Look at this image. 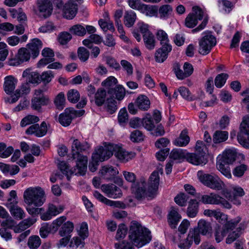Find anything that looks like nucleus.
Wrapping results in <instances>:
<instances>
[{
  "label": "nucleus",
  "mask_w": 249,
  "mask_h": 249,
  "mask_svg": "<svg viewBox=\"0 0 249 249\" xmlns=\"http://www.w3.org/2000/svg\"><path fill=\"white\" fill-rule=\"evenodd\" d=\"M90 148L89 144L86 142H81L78 140L75 139L71 145V158L76 160L75 168L73 173L75 175L83 176L87 169L88 159L82 153L88 151Z\"/></svg>",
  "instance_id": "nucleus-1"
},
{
  "label": "nucleus",
  "mask_w": 249,
  "mask_h": 249,
  "mask_svg": "<svg viewBox=\"0 0 249 249\" xmlns=\"http://www.w3.org/2000/svg\"><path fill=\"white\" fill-rule=\"evenodd\" d=\"M160 177L158 171H155L151 175L148 182V187L147 191L144 189L145 182H142L140 184H132L131 190L135 195L136 198L140 200L147 197L148 199L154 198L156 194L159 185Z\"/></svg>",
  "instance_id": "nucleus-2"
},
{
  "label": "nucleus",
  "mask_w": 249,
  "mask_h": 249,
  "mask_svg": "<svg viewBox=\"0 0 249 249\" xmlns=\"http://www.w3.org/2000/svg\"><path fill=\"white\" fill-rule=\"evenodd\" d=\"M128 237L132 244L138 248L142 247L151 240L150 231L136 221L131 223Z\"/></svg>",
  "instance_id": "nucleus-3"
},
{
  "label": "nucleus",
  "mask_w": 249,
  "mask_h": 249,
  "mask_svg": "<svg viewBox=\"0 0 249 249\" xmlns=\"http://www.w3.org/2000/svg\"><path fill=\"white\" fill-rule=\"evenodd\" d=\"M44 191L40 187H30L24 192V202L28 206L40 207L45 201Z\"/></svg>",
  "instance_id": "nucleus-4"
},
{
  "label": "nucleus",
  "mask_w": 249,
  "mask_h": 249,
  "mask_svg": "<svg viewBox=\"0 0 249 249\" xmlns=\"http://www.w3.org/2000/svg\"><path fill=\"white\" fill-rule=\"evenodd\" d=\"M198 178L204 185L215 190H221L224 185L223 182L214 174H204L201 171L197 172Z\"/></svg>",
  "instance_id": "nucleus-5"
},
{
  "label": "nucleus",
  "mask_w": 249,
  "mask_h": 249,
  "mask_svg": "<svg viewBox=\"0 0 249 249\" xmlns=\"http://www.w3.org/2000/svg\"><path fill=\"white\" fill-rule=\"evenodd\" d=\"M240 132L237 135L238 142L244 147L249 149V116L243 118L240 124Z\"/></svg>",
  "instance_id": "nucleus-6"
},
{
  "label": "nucleus",
  "mask_w": 249,
  "mask_h": 249,
  "mask_svg": "<svg viewBox=\"0 0 249 249\" xmlns=\"http://www.w3.org/2000/svg\"><path fill=\"white\" fill-rule=\"evenodd\" d=\"M85 113L84 110H76L73 108H67L59 117V122L64 126H69L75 117H80Z\"/></svg>",
  "instance_id": "nucleus-7"
},
{
  "label": "nucleus",
  "mask_w": 249,
  "mask_h": 249,
  "mask_svg": "<svg viewBox=\"0 0 249 249\" xmlns=\"http://www.w3.org/2000/svg\"><path fill=\"white\" fill-rule=\"evenodd\" d=\"M216 44V38L211 34H206L199 41V53L202 55L208 54Z\"/></svg>",
  "instance_id": "nucleus-8"
},
{
  "label": "nucleus",
  "mask_w": 249,
  "mask_h": 249,
  "mask_svg": "<svg viewBox=\"0 0 249 249\" xmlns=\"http://www.w3.org/2000/svg\"><path fill=\"white\" fill-rule=\"evenodd\" d=\"M200 201L204 204H221L225 208L230 209L231 208V205L228 201L219 195L214 193L202 196Z\"/></svg>",
  "instance_id": "nucleus-9"
},
{
  "label": "nucleus",
  "mask_w": 249,
  "mask_h": 249,
  "mask_svg": "<svg viewBox=\"0 0 249 249\" xmlns=\"http://www.w3.org/2000/svg\"><path fill=\"white\" fill-rule=\"evenodd\" d=\"M192 9V12L187 16L185 20V26L190 28L196 26L198 20H202L203 17V12L199 7L194 6Z\"/></svg>",
  "instance_id": "nucleus-10"
},
{
  "label": "nucleus",
  "mask_w": 249,
  "mask_h": 249,
  "mask_svg": "<svg viewBox=\"0 0 249 249\" xmlns=\"http://www.w3.org/2000/svg\"><path fill=\"white\" fill-rule=\"evenodd\" d=\"M115 147L117 148L114 144L109 143L106 145L105 147L102 146L100 147L97 149H96L92 155L96 156L97 158L100 161H103L107 160L110 158L113 154V148Z\"/></svg>",
  "instance_id": "nucleus-11"
},
{
  "label": "nucleus",
  "mask_w": 249,
  "mask_h": 249,
  "mask_svg": "<svg viewBox=\"0 0 249 249\" xmlns=\"http://www.w3.org/2000/svg\"><path fill=\"white\" fill-rule=\"evenodd\" d=\"M193 241L198 245L200 241V236L195 231L190 230L187 237L179 244L178 247L181 249H188Z\"/></svg>",
  "instance_id": "nucleus-12"
},
{
  "label": "nucleus",
  "mask_w": 249,
  "mask_h": 249,
  "mask_svg": "<svg viewBox=\"0 0 249 249\" xmlns=\"http://www.w3.org/2000/svg\"><path fill=\"white\" fill-rule=\"evenodd\" d=\"M48 131L47 125L45 122L41 123L40 125L36 124L31 125L26 130V133L28 135L34 134L37 137L45 136Z\"/></svg>",
  "instance_id": "nucleus-13"
},
{
  "label": "nucleus",
  "mask_w": 249,
  "mask_h": 249,
  "mask_svg": "<svg viewBox=\"0 0 249 249\" xmlns=\"http://www.w3.org/2000/svg\"><path fill=\"white\" fill-rule=\"evenodd\" d=\"M77 10V4L72 1H69L62 9L63 17L69 19H72L76 16Z\"/></svg>",
  "instance_id": "nucleus-14"
},
{
  "label": "nucleus",
  "mask_w": 249,
  "mask_h": 249,
  "mask_svg": "<svg viewBox=\"0 0 249 249\" xmlns=\"http://www.w3.org/2000/svg\"><path fill=\"white\" fill-rule=\"evenodd\" d=\"M101 189L109 197L117 198L122 196V192L121 189L113 184L103 185Z\"/></svg>",
  "instance_id": "nucleus-15"
},
{
  "label": "nucleus",
  "mask_w": 249,
  "mask_h": 249,
  "mask_svg": "<svg viewBox=\"0 0 249 249\" xmlns=\"http://www.w3.org/2000/svg\"><path fill=\"white\" fill-rule=\"evenodd\" d=\"M190 230L195 231L199 235L201 233L203 235L211 234L212 227L211 223L204 219L200 220L197 223V227Z\"/></svg>",
  "instance_id": "nucleus-16"
},
{
  "label": "nucleus",
  "mask_w": 249,
  "mask_h": 249,
  "mask_svg": "<svg viewBox=\"0 0 249 249\" xmlns=\"http://www.w3.org/2000/svg\"><path fill=\"white\" fill-rule=\"evenodd\" d=\"M37 4L40 16L46 18L49 17L52 12V4L49 0H37Z\"/></svg>",
  "instance_id": "nucleus-17"
},
{
  "label": "nucleus",
  "mask_w": 249,
  "mask_h": 249,
  "mask_svg": "<svg viewBox=\"0 0 249 249\" xmlns=\"http://www.w3.org/2000/svg\"><path fill=\"white\" fill-rule=\"evenodd\" d=\"M172 50V46L161 47L155 53V58L157 62L162 63L167 58L168 54Z\"/></svg>",
  "instance_id": "nucleus-18"
},
{
  "label": "nucleus",
  "mask_w": 249,
  "mask_h": 249,
  "mask_svg": "<svg viewBox=\"0 0 249 249\" xmlns=\"http://www.w3.org/2000/svg\"><path fill=\"white\" fill-rule=\"evenodd\" d=\"M27 46L32 53L33 58H35L39 53V50L42 47V43L38 38H34L31 42L27 44Z\"/></svg>",
  "instance_id": "nucleus-19"
},
{
  "label": "nucleus",
  "mask_w": 249,
  "mask_h": 249,
  "mask_svg": "<svg viewBox=\"0 0 249 249\" xmlns=\"http://www.w3.org/2000/svg\"><path fill=\"white\" fill-rule=\"evenodd\" d=\"M102 177L107 180H112L115 178L119 172L112 166H104L100 171Z\"/></svg>",
  "instance_id": "nucleus-20"
},
{
  "label": "nucleus",
  "mask_w": 249,
  "mask_h": 249,
  "mask_svg": "<svg viewBox=\"0 0 249 249\" xmlns=\"http://www.w3.org/2000/svg\"><path fill=\"white\" fill-rule=\"evenodd\" d=\"M186 160L188 162L196 165L202 164H205L207 162L206 157H203L202 155H199L196 152L187 153Z\"/></svg>",
  "instance_id": "nucleus-21"
},
{
  "label": "nucleus",
  "mask_w": 249,
  "mask_h": 249,
  "mask_svg": "<svg viewBox=\"0 0 249 249\" xmlns=\"http://www.w3.org/2000/svg\"><path fill=\"white\" fill-rule=\"evenodd\" d=\"M49 98L46 96L39 97H34L32 100L31 106L33 109L36 110H40L42 106H45L49 104Z\"/></svg>",
  "instance_id": "nucleus-22"
},
{
  "label": "nucleus",
  "mask_w": 249,
  "mask_h": 249,
  "mask_svg": "<svg viewBox=\"0 0 249 249\" xmlns=\"http://www.w3.org/2000/svg\"><path fill=\"white\" fill-rule=\"evenodd\" d=\"M23 77L26 78L28 83H39L40 82L39 74L35 71H31L30 69H26L22 73Z\"/></svg>",
  "instance_id": "nucleus-23"
},
{
  "label": "nucleus",
  "mask_w": 249,
  "mask_h": 249,
  "mask_svg": "<svg viewBox=\"0 0 249 249\" xmlns=\"http://www.w3.org/2000/svg\"><path fill=\"white\" fill-rule=\"evenodd\" d=\"M181 217L178 212L172 209L168 214V222L172 229H175Z\"/></svg>",
  "instance_id": "nucleus-24"
},
{
  "label": "nucleus",
  "mask_w": 249,
  "mask_h": 249,
  "mask_svg": "<svg viewBox=\"0 0 249 249\" xmlns=\"http://www.w3.org/2000/svg\"><path fill=\"white\" fill-rule=\"evenodd\" d=\"M17 80L12 76H8L5 78L4 84V89L5 92L8 94H11L15 89V85Z\"/></svg>",
  "instance_id": "nucleus-25"
},
{
  "label": "nucleus",
  "mask_w": 249,
  "mask_h": 249,
  "mask_svg": "<svg viewBox=\"0 0 249 249\" xmlns=\"http://www.w3.org/2000/svg\"><path fill=\"white\" fill-rule=\"evenodd\" d=\"M236 158V153L233 150H228L223 153L221 159L219 160L220 162L223 164H231L235 160Z\"/></svg>",
  "instance_id": "nucleus-26"
},
{
  "label": "nucleus",
  "mask_w": 249,
  "mask_h": 249,
  "mask_svg": "<svg viewBox=\"0 0 249 249\" xmlns=\"http://www.w3.org/2000/svg\"><path fill=\"white\" fill-rule=\"evenodd\" d=\"M114 145L117 147V148H116L114 147V148H113V153H114L115 157L123 162L127 161L130 159L129 154L121 146L115 144Z\"/></svg>",
  "instance_id": "nucleus-27"
},
{
  "label": "nucleus",
  "mask_w": 249,
  "mask_h": 249,
  "mask_svg": "<svg viewBox=\"0 0 249 249\" xmlns=\"http://www.w3.org/2000/svg\"><path fill=\"white\" fill-rule=\"evenodd\" d=\"M95 103L96 105L100 107L102 106L107 99V91L103 88L98 89L94 95Z\"/></svg>",
  "instance_id": "nucleus-28"
},
{
  "label": "nucleus",
  "mask_w": 249,
  "mask_h": 249,
  "mask_svg": "<svg viewBox=\"0 0 249 249\" xmlns=\"http://www.w3.org/2000/svg\"><path fill=\"white\" fill-rule=\"evenodd\" d=\"M136 104L139 109L147 110L150 107V102L147 96L141 95L137 98Z\"/></svg>",
  "instance_id": "nucleus-29"
},
{
  "label": "nucleus",
  "mask_w": 249,
  "mask_h": 249,
  "mask_svg": "<svg viewBox=\"0 0 249 249\" xmlns=\"http://www.w3.org/2000/svg\"><path fill=\"white\" fill-rule=\"evenodd\" d=\"M117 83V80L113 76L108 77L102 83V85L107 89L108 94H111L114 91V89Z\"/></svg>",
  "instance_id": "nucleus-30"
},
{
  "label": "nucleus",
  "mask_w": 249,
  "mask_h": 249,
  "mask_svg": "<svg viewBox=\"0 0 249 249\" xmlns=\"http://www.w3.org/2000/svg\"><path fill=\"white\" fill-rule=\"evenodd\" d=\"M190 141V138L186 130H183L178 138L176 139L174 143L178 146H184L188 144Z\"/></svg>",
  "instance_id": "nucleus-31"
},
{
  "label": "nucleus",
  "mask_w": 249,
  "mask_h": 249,
  "mask_svg": "<svg viewBox=\"0 0 249 249\" xmlns=\"http://www.w3.org/2000/svg\"><path fill=\"white\" fill-rule=\"evenodd\" d=\"M58 214H59L58 208L53 204H49L48 211L41 216V218L43 220H50L53 216H55Z\"/></svg>",
  "instance_id": "nucleus-32"
},
{
  "label": "nucleus",
  "mask_w": 249,
  "mask_h": 249,
  "mask_svg": "<svg viewBox=\"0 0 249 249\" xmlns=\"http://www.w3.org/2000/svg\"><path fill=\"white\" fill-rule=\"evenodd\" d=\"M198 202L196 199H190L187 209V215L190 217H195L198 212Z\"/></svg>",
  "instance_id": "nucleus-33"
},
{
  "label": "nucleus",
  "mask_w": 249,
  "mask_h": 249,
  "mask_svg": "<svg viewBox=\"0 0 249 249\" xmlns=\"http://www.w3.org/2000/svg\"><path fill=\"white\" fill-rule=\"evenodd\" d=\"M17 54L19 61L22 63L28 61L31 57V52L26 48H20Z\"/></svg>",
  "instance_id": "nucleus-34"
},
{
  "label": "nucleus",
  "mask_w": 249,
  "mask_h": 249,
  "mask_svg": "<svg viewBox=\"0 0 249 249\" xmlns=\"http://www.w3.org/2000/svg\"><path fill=\"white\" fill-rule=\"evenodd\" d=\"M228 132L226 131H216L213 135V141L215 143L226 141L228 138Z\"/></svg>",
  "instance_id": "nucleus-35"
},
{
  "label": "nucleus",
  "mask_w": 249,
  "mask_h": 249,
  "mask_svg": "<svg viewBox=\"0 0 249 249\" xmlns=\"http://www.w3.org/2000/svg\"><path fill=\"white\" fill-rule=\"evenodd\" d=\"M136 15L132 11H127L125 13L124 16V23L125 25L129 28L132 27L136 20Z\"/></svg>",
  "instance_id": "nucleus-36"
},
{
  "label": "nucleus",
  "mask_w": 249,
  "mask_h": 249,
  "mask_svg": "<svg viewBox=\"0 0 249 249\" xmlns=\"http://www.w3.org/2000/svg\"><path fill=\"white\" fill-rule=\"evenodd\" d=\"M156 36L157 39L160 41V44L162 47L171 46L169 44L168 35L165 31L162 30H159L156 34Z\"/></svg>",
  "instance_id": "nucleus-37"
},
{
  "label": "nucleus",
  "mask_w": 249,
  "mask_h": 249,
  "mask_svg": "<svg viewBox=\"0 0 249 249\" xmlns=\"http://www.w3.org/2000/svg\"><path fill=\"white\" fill-rule=\"evenodd\" d=\"M71 34L79 36H83L86 34L85 28L81 24H75L69 29Z\"/></svg>",
  "instance_id": "nucleus-38"
},
{
  "label": "nucleus",
  "mask_w": 249,
  "mask_h": 249,
  "mask_svg": "<svg viewBox=\"0 0 249 249\" xmlns=\"http://www.w3.org/2000/svg\"><path fill=\"white\" fill-rule=\"evenodd\" d=\"M74 228L72 223L68 221L63 224L59 233L61 236H70L69 234L73 231Z\"/></svg>",
  "instance_id": "nucleus-39"
},
{
  "label": "nucleus",
  "mask_w": 249,
  "mask_h": 249,
  "mask_svg": "<svg viewBox=\"0 0 249 249\" xmlns=\"http://www.w3.org/2000/svg\"><path fill=\"white\" fill-rule=\"evenodd\" d=\"M178 91L184 99L188 101H192L196 99V98L192 94L188 89L185 87H180L178 89Z\"/></svg>",
  "instance_id": "nucleus-40"
},
{
  "label": "nucleus",
  "mask_w": 249,
  "mask_h": 249,
  "mask_svg": "<svg viewBox=\"0 0 249 249\" xmlns=\"http://www.w3.org/2000/svg\"><path fill=\"white\" fill-rule=\"evenodd\" d=\"M187 153L180 149H173L170 153V158L174 160H178L186 158Z\"/></svg>",
  "instance_id": "nucleus-41"
},
{
  "label": "nucleus",
  "mask_w": 249,
  "mask_h": 249,
  "mask_svg": "<svg viewBox=\"0 0 249 249\" xmlns=\"http://www.w3.org/2000/svg\"><path fill=\"white\" fill-rule=\"evenodd\" d=\"M84 240L80 237H74L70 241L69 247L71 248L82 249L85 246Z\"/></svg>",
  "instance_id": "nucleus-42"
},
{
  "label": "nucleus",
  "mask_w": 249,
  "mask_h": 249,
  "mask_svg": "<svg viewBox=\"0 0 249 249\" xmlns=\"http://www.w3.org/2000/svg\"><path fill=\"white\" fill-rule=\"evenodd\" d=\"M114 91L111 93L109 94L110 96L114 98V95H115L116 98L118 100H122L125 95V90L122 86H117L114 89Z\"/></svg>",
  "instance_id": "nucleus-43"
},
{
  "label": "nucleus",
  "mask_w": 249,
  "mask_h": 249,
  "mask_svg": "<svg viewBox=\"0 0 249 249\" xmlns=\"http://www.w3.org/2000/svg\"><path fill=\"white\" fill-rule=\"evenodd\" d=\"M54 104L57 109H63L65 107V97L63 92L59 93L55 98Z\"/></svg>",
  "instance_id": "nucleus-44"
},
{
  "label": "nucleus",
  "mask_w": 249,
  "mask_h": 249,
  "mask_svg": "<svg viewBox=\"0 0 249 249\" xmlns=\"http://www.w3.org/2000/svg\"><path fill=\"white\" fill-rule=\"evenodd\" d=\"M6 145L3 142L0 143V157L6 158L11 155L13 152L14 149L12 147L9 146L6 148Z\"/></svg>",
  "instance_id": "nucleus-45"
},
{
  "label": "nucleus",
  "mask_w": 249,
  "mask_h": 249,
  "mask_svg": "<svg viewBox=\"0 0 249 249\" xmlns=\"http://www.w3.org/2000/svg\"><path fill=\"white\" fill-rule=\"evenodd\" d=\"M228 77L229 75L225 73L218 74L214 80L215 86L218 88H221L225 84Z\"/></svg>",
  "instance_id": "nucleus-46"
},
{
  "label": "nucleus",
  "mask_w": 249,
  "mask_h": 249,
  "mask_svg": "<svg viewBox=\"0 0 249 249\" xmlns=\"http://www.w3.org/2000/svg\"><path fill=\"white\" fill-rule=\"evenodd\" d=\"M99 25L100 27L104 32H107L108 30L113 32L115 30L113 22L109 20H104L103 19H100L98 21Z\"/></svg>",
  "instance_id": "nucleus-47"
},
{
  "label": "nucleus",
  "mask_w": 249,
  "mask_h": 249,
  "mask_svg": "<svg viewBox=\"0 0 249 249\" xmlns=\"http://www.w3.org/2000/svg\"><path fill=\"white\" fill-rule=\"evenodd\" d=\"M143 37L146 47L149 50L154 49L155 46V40L153 34L152 33L149 35L145 34Z\"/></svg>",
  "instance_id": "nucleus-48"
},
{
  "label": "nucleus",
  "mask_w": 249,
  "mask_h": 249,
  "mask_svg": "<svg viewBox=\"0 0 249 249\" xmlns=\"http://www.w3.org/2000/svg\"><path fill=\"white\" fill-rule=\"evenodd\" d=\"M39 121V119L37 116L29 115L22 119L20 125L22 127H23L29 124L37 123Z\"/></svg>",
  "instance_id": "nucleus-49"
},
{
  "label": "nucleus",
  "mask_w": 249,
  "mask_h": 249,
  "mask_svg": "<svg viewBox=\"0 0 249 249\" xmlns=\"http://www.w3.org/2000/svg\"><path fill=\"white\" fill-rule=\"evenodd\" d=\"M40 244L41 240L38 236H32L28 239V245L30 249H36L39 247Z\"/></svg>",
  "instance_id": "nucleus-50"
},
{
  "label": "nucleus",
  "mask_w": 249,
  "mask_h": 249,
  "mask_svg": "<svg viewBox=\"0 0 249 249\" xmlns=\"http://www.w3.org/2000/svg\"><path fill=\"white\" fill-rule=\"evenodd\" d=\"M80 97V93L78 90L72 89L70 90L67 93V98L68 100L72 103H75L78 102Z\"/></svg>",
  "instance_id": "nucleus-51"
},
{
  "label": "nucleus",
  "mask_w": 249,
  "mask_h": 249,
  "mask_svg": "<svg viewBox=\"0 0 249 249\" xmlns=\"http://www.w3.org/2000/svg\"><path fill=\"white\" fill-rule=\"evenodd\" d=\"M106 101L107 111L111 114L115 112L117 109V107L114 97L110 96L109 98H107Z\"/></svg>",
  "instance_id": "nucleus-52"
},
{
  "label": "nucleus",
  "mask_w": 249,
  "mask_h": 249,
  "mask_svg": "<svg viewBox=\"0 0 249 249\" xmlns=\"http://www.w3.org/2000/svg\"><path fill=\"white\" fill-rule=\"evenodd\" d=\"M10 212L11 214L17 219H22L25 216L24 211L18 206L11 209Z\"/></svg>",
  "instance_id": "nucleus-53"
},
{
  "label": "nucleus",
  "mask_w": 249,
  "mask_h": 249,
  "mask_svg": "<svg viewBox=\"0 0 249 249\" xmlns=\"http://www.w3.org/2000/svg\"><path fill=\"white\" fill-rule=\"evenodd\" d=\"M172 8L170 5L165 4L160 7L159 12L161 18H166L171 14Z\"/></svg>",
  "instance_id": "nucleus-54"
},
{
  "label": "nucleus",
  "mask_w": 249,
  "mask_h": 249,
  "mask_svg": "<svg viewBox=\"0 0 249 249\" xmlns=\"http://www.w3.org/2000/svg\"><path fill=\"white\" fill-rule=\"evenodd\" d=\"M149 117H145L142 120V126L147 130L151 131L155 127L153 120L150 116Z\"/></svg>",
  "instance_id": "nucleus-55"
},
{
  "label": "nucleus",
  "mask_w": 249,
  "mask_h": 249,
  "mask_svg": "<svg viewBox=\"0 0 249 249\" xmlns=\"http://www.w3.org/2000/svg\"><path fill=\"white\" fill-rule=\"evenodd\" d=\"M217 168L218 170L226 178H230L231 177L230 169L228 166L225 167L224 164L219 161L217 164Z\"/></svg>",
  "instance_id": "nucleus-56"
},
{
  "label": "nucleus",
  "mask_w": 249,
  "mask_h": 249,
  "mask_svg": "<svg viewBox=\"0 0 249 249\" xmlns=\"http://www.w3.org/2000/svg\"><path fill=\"white\" fill-rule=\"evenodd\" d=\"M188 199V195L183 193L180 194L175 197V201L176 203L181 206H185Z\"/></svg>",
  "instance_id": "nucleus-57"
},
{
  "label": "nucleus",
  "mask_w": 249,
  "mask_h": 249,
  "mask_svg": "<svg viewBox=\"0 0 249 249\" xmlns=\"http://www.w3.org/2000/svg\"><path fill=\"white\" fill-rule=\"evenodd\" d=\"M72 38L71 33L64 32L61 33L58 36V41L62 45L66 44Z\"/></svg>",
  "instance_id": "nucleus-58"
},
{
  "label": "nucleus",
  "mask_w": 249,
  "mask_h": 249,
  "mask_svg": "<svg viewBox=\"0 0 249 249\" xmlns=\"http://www.w3.org/2000/svg\"><path fill=\"white\" fill-rule=\"evenodd\" d=\"M77 53L79 59L83 62L86 61L88 59L89 55V51L84 47L79 48Z\"/></svg>",
  "instance_id": "nucleus-59"
},
{
  "label": "nucleus",
  "mask_w": 249,
  "mask_h": 249,
  "mask_svg": "<svg viewBox=\"0 0 249 249\" xmlns=\"http://www.w3.org/2000/svg\"><path fill=\"white\" fill-rule=\"evenodd\" d=\"M143 138L142 132L138 130L132 131L130 135V139L133 142H138L143 141Z\"/></svg>",
  "instance_id": "nucleus-60"
},
{
  "label": "nucleus",
  "mask_w": 249,
  "mask_h": 249,
  "mask_svg": "<svg viewBox=\"0 0 249 249\" xmlns=\"http://www.w3.org/2000/svg\"><path fill=\"white\" fill-rule=\"evenodd\" d=\"M248 167L246 164H242L236 166L233 171L234 176L241 177L243 176L245 172L247 170Z\"/></svg>",
  "instance_id": "nucleus-61"
},
{
  "label": "nucleus",
  "mask_w": 249,
  "mask_h": 249,
  "mask_svg": "<svg viewBox=\"0 0 249 249\" xmlns=\"http://www.w3.org/2000/svg\"><path fill=\"white\" fill-rule=\"evenodd\" d=\"M106 63L111 68L119 70L120 69L121 67L119 63L113 57L111 56H107L106 57Z\"/></svg>",
  "instance_id": "nucleus-62"
},
{
  "label": "nucleus",
  "mask_w": 249,
  "mask_h": 249,
  "mask_svg": "<svg viewBox=\"0 0 249 249\" xmlns=\"http://www.w3.org/2000/svg\"><path fill=\"white\" fill-rule=\"evenodd\" d=\"M127 228L125 225L124 224H120L119 226L117 234L116 235V238L117 239H119L121 238H124L126 234L127 233Z\"/></svg>",
  "instance_id": "nucleus-63"
},
{
  "label": "nucleus",
  "mask_w": 249,
  "mask_h": 249,
  "mask_svg": "<svg viewBox=\"0 0 249 249\" xmlns=\"http://www.w3.org/2000/svg\"><path fill=\"white\" fill-rule=\"evenodd\" d=\"M118 118L120 124L125 123L128 121V114L125 108H122L120 110Z\"/></svg>",
  "instance_id": "nucleus-64"
}]
</instances>
